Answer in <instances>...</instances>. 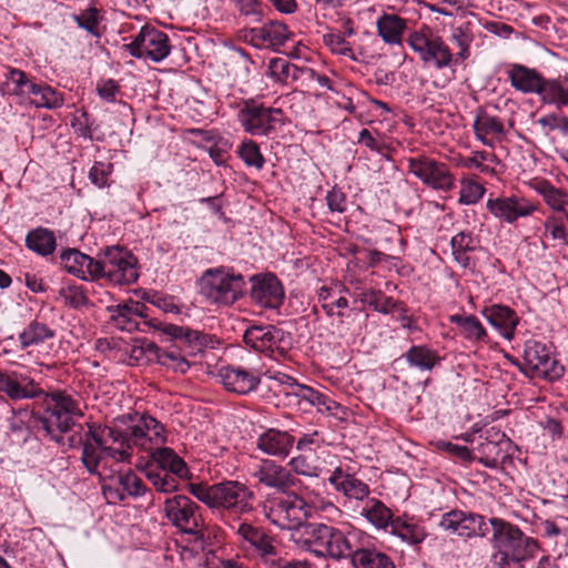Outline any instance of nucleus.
I'll return each mask as SVG.
<instances>
[{
    "label": "nucleus",
    "mask_w": 568,
    "mask_h": 568,
    "mask_svg": "<svg viewBox=\"0 0 568 568\" xmlns=\"http://www.w3.org/2000/svg\"><path fill=\"white\" fill-rule=\"evenodd\" d=\"M165 442L164 426L150 415L140 416L134 425L125 429L89 426L81 460L90 474H99L100 465L105 464L108 457L116 463H130L133 447L150 455Z\"/></svg>",
    "instance_id": "obj_1"
},
{
    "label": "nucleus",
    "mask_w": 568,
    "mask_h": 568,
    "mask_svg": "<svg viewBox=\"0 0 568 568\" xmlns=\"http://www.w3.org/2000/svg\"><path fill=\"white\" fill-rule=\"evenodd\" d=\"M488 521L493 529L490 538L491 566L494 568H525V562L532 559L539 550L538 540L527 536L517 525L503 518L491 517Z\"/></svg>",
    "instance_id": "obj_2"
},
{
    "label": "nucleus",
    "mask_w": 568,
    "mask_h": 568,
    "mask_svg": "<svg viewBox=\"0 0 568 568\" xmlns=\"http://www.w3.org/2000/svg\"><path fill=\"white\" fill-rule=\"evenodd\" d=\"M190 493L222 517L240 518L253 511L254 493L236 480L213 485L192 484Z\"/></svg>",
    "instance_id": "obj_3"
},
{
    "label": "nucleus",
    "mask_w": 568,
    "mask_h": 568,
    "mask_svg": "<svg viewBox=\"0 0 568 568\" xmlns=\"http://www.w3.org/2000/svg\"><path fill=\"white\" fill-rule=\"evenodd\" d=\"M47 405L44 415L39 418L40 429L44 436L58 444L63 443V434L70 432L75 418L83 415L77 395L67 390L44 393Z\"/></svg>",
    "instance_id": "obj_4"
},
{
    "label": "nucleus",
    "mask_w": 568,
    "mask_h": 568,
    "mask_svg": "<svg viewBox=\"0 0 568 568\" xmlns=\"http://www.w3.org/2000/svg\"><path fill=\"white\" fill-rule=\"evenodd\" d=\"M149 325L156 331L180 342L179 346L164 349L158 363L174 372L185 373L190 368L187 356L201 352L206 344L207 336L199 331L174 324L151 320Z\"/></svg>",
    "instance_id": "obj_5"
},
{
    "label": "nucleus",
    "mask_w": 568,
    "mask_h": 568,
    "mask_svg": "<svg viewBox=\"0 0 568 568\" xmlns=\"http://www.w3.org/2000/svg\"><path fill=\"white\" fill-rule=\"evenodd\" d=\"M312 508L303 496L293 490L267 496L263 503L265 517L283 530L298 529L312 516Z\"/></svg>",
    "instance_id": "obj_6"
},
{
    "label": "nucleus",
    "mask_w": 568,
    "mask_h": 568,
    "mask_svg": "<svg viewBox=\"0 0 568 568\" xmlns=\"http://www.w3.org/2000/svg\"><path fill=\"white\" fill-rule=\"evenodd\" d=\"M200 293L217 306H231L243 297L245 281L241 274L230 268L215 267L206 270L200 281Z\"/></svg>",
    "instance_id": "obj_7"
},
{
    "label": "nucleus",
    "mask_w": 568,
    "mask_h": 568,
    "mask_svg": "<svg viewBox=\"0 0 568 568\" xmlns=\"http://www.w3.org/2000/svg\"><path fill=\"white\" fill-rule=\"evenodd\" d=\"M310 545L313 551L320 556H328L333 559L351 558L356 548V535L325 525L315 524L310 534Z\"/></svg>",
    "instance_id": "obj_8"
},
{
    "label": "nucleus",
    "mask_w": 568,
    "mask_h": 568,
    "mask_svg": "<svg viewBox=\"0 0 568 568\" xmlns=\"http://www.w3.org/2000/svg\"><path fill=\"white\" fill-rule=\"evenodd\" d=\"M138 260L129 251L120 247H108L103 257L97 263V280L106 278L114 285H129L138 277Z\"/></svg>",
    "instance_id": "obj_9"
},
{
    "label": "nucleus",
    "mask_w": 568,
    "mask_h": 568,
    "mask_svg": "<svg viewBox=\"0 0 568 568\" xmlns=\"http://www.w3.org/2000/svg\"><path fill=\"white\" fill-rule=\"evenodd\" d=\"M509 79L517 91L538 94L546 103L568 104V77L546 80L541 73H509Z\"/></svg>",
    "instance_id": "obj_10"
},
{
    "label": "nucleus",
    "mask_w": 568,
    "mask_h": 568,
    "mask_svg": "<svg viewBox=\"0 0 568 568\" xmlns=\"http://www.w3.org/2000/svg\"><path fill=\"white\" fill-rule=\"evenodd\" d=\"M407 42L424 62L438 69L452 65L453 53L449 47L430 27L423 24L414 30Z\"/></svg>",
    "instance_id": "obj_11"
},
{
    "label": "nucleus",
    "mask_w": 568,
    "mask_h": 568,
    "mask_svg": "<svg viewBox=\"0 0 568 568\" xmlns=\"http://www.w3.org/2000/svg\"><path fill=\"white\" fill-rule=\"evenodd\" d=\"M524 364L518 359L511 362L526 375H539L545 378H558L562 374V367L551 356L550 345L537 341L528 339L524 344Z\"/></svg>",
    "instance_id": "obj_12"
},
{
    "label": "nucleus",
    "mask_w": 568,
    "mask_h": 568,
    "mask_svg": "<svg viewBox=\"0 0 568 568\" xmlns=\"http://www.w3.org/2000/svg\"><path fill=\"white\" fill-rule=\"evenodd\" d=\"M168 520L181 532L196 538L203 536L204 521L199 513V505L184 495H175L164 501L163 507Z\"/></svg>",
    "instance_id": "obj_13"
},
{
    "label": "nucleus",
    "mask_w": 568,
    "mask_h": 568,
    "mask_svg": "<svg viewBox=\"0 0 568 568\" xmlns=\"http://www.w3.org/2000/svg\"><path fill=\"white\" fill-rule=\"evenodd\" d=\"M538 192L544 201L555 211L544 221V237L561 241L568 245V213L564 212L566 204L565 194L552 186L549 182L542 181L538 185Z\"/></svg>",
    "instance_id": "obj_14"
},
{
    "label": "nucleus",
    "mask_w": 568,
    "mask_h": 568,
    "mask_svg": "<svg viewBox=\"0 0 568 568\" xmlns=\"http://www.w3.org/2000/svg\"><path fill=\"white\" fill-rule=\"evenodd\" d=\"M239 121L244 130L253 135H268L277 126L284 125L286 118L278 108L246 103L239 111Z\"/></svg>",
    "instance_id": "obj_15"
},
{
    "label": "nucleus",
    "mask_w": 568,
    "mask_h": 568,
    "mask_svg": "<svg viewBox=\"0 0 568 568\" xmlns=\"http://www.w3.org/2000/svg\"><path fill=\"white\" fill-rule=\"evenodd\" d=\"M407 164L409 173L424 184L442 191H449L454 187L455 179L447 164L426 155L409 158Z\"/></svg>",
    "instance_id": "obj_16"
},
{
    "label": "nucleus",
    "mask_w": 568,
    "mask_h": 568,
    "mask_svg": "<svg viewBox=\"0 0 568 568\" xmlns=\"http://www.w3.org/2000/svg\"><path fill=\"white\" fill-rule=\"evenodd\" d=\"M438 527L467 539L484 538L488 534V526L483 515L462 509H453L443 514Z\"/></svg>",
    "instance_id": "obj_17"
},
{
    "label": "nucleus",
    "mask_w": 568,
    "mask_h": 568,
    "mask_svg": "<svg viewBox=\"0 0 568 568\" xmlns=\"http://www.w3.org/2000/svg\"><path fill=\"white\" fill-rule=\"evenodd\" d=\"M132 55L160 62L170 53L169 37L161 30L144 26L129 44Z\"/></svg>",
    "instance_id": "obj_18"
},
{
    "label": "nucleus",
    "mask_w": 568,
    "mask_h": 568,
    "mask_svg": "<svg viewBox=\"0 0 568 568\" xmlns=\"http://www.w3.org/2000/svg\"><path fill=\"white\" fill-rule=\"evenodd\" d=\"M513 442L496 427L485 430L483 440L477 445L479 463L488 468H497L511 458Z\"/></svg>",
    "instance_id": "obj_19"
},
{
    "label": "nucleus",
    "mask_w": 568,
    "mask_h": 568,
    "mask_svg": "<svg viewBox=\"0 0 568 568\" xmlns=\"http://www.w3.org/2000/svg\"><path fill=\"white\" fill-rule=\"evenodd\" d=\"M110 459L112 458L108 457L105 464L100 465V473L98 475L110 478L122 491H119L118 488L113 490L111 487H108L109 493L114 494V498L120 501L124 500L125 494L132 497L142 496L146 489L142 479L130 468L122 469L121 463L113 460V464L109 465ZM104 493L106 494V488H104Z\"/></svg>",
    "instance_id": "obj_20"
},
{
    "label": "nucleus",
    "mask_w": 568,
    "mask_h": 568,
    "mask_svg": "<svg viewBox=\"0 0 568 568\" xmlns=\"http://www.w3.org/2000/svg\"><path fill=\"white\" fill-rule=\"evenodd\" d=\"M262 375L261 368H245L240 365L222 366L217 371V377L224 388L240 395L254 392L261 383Z\"/></svg>",
    "instance_id": "obj_21"
},
{
    "label": "nucleus",
    "mask_w": 568,
    "mask_h": 568,
    "mask_svg": "<svg viewBox=\"0 0 568 568\" xmlns=\"http://www.w3.org/2000/svg\"><path fill=\"white\" fill-rule=\"evenodd\" d=\"M0 393L17 402L40 397L44 390L27 374L0 369Z\"/></svg>",
    "instance_id": "obj_22"
},
{
    "label": "nucleus",
    "mask_w": 568,
    "mask_h": 568,
    "mask_svg": "<svg viewBox=\"0 0 568 568\" xmlns=\"http://www.w3.org/2000/svg\"><path fill=\"white\" fill-rule=\"evenodd\" d=\"M250 296L263 308H278L284 300V290L278 278L271 274L253 275L251 277Z\"/></svg>",
    "instance_id": "obj_23"
},
{
    "label": "nucleus",
    "mask_w": 568,
    "mask_h": 568,
    "mask_svg": "<svg viewBox=\"0 0 568 568\" xmlns=\"http://www.w3.org/2000/svg\"><path fill=\"white\" fill-rule=\"evenodd\" d=\"M252 477L258 484L280 493L290 490L297 481L290 469L272 459H262L252 471Z\"/></svg>",
    "instance_id": "obj_24"
},
{
    "label": "nucleus",
    "mask_w": 568,
    "mask_h": 568,
    "mask_svg": "<svg viewBox=\"0 0 568 568\" xmlns=\"http://www.w3.org/2000/svg\"><path fill=\"white\" fill-rule=\"evenodd\" d=\"M486 205L495 217L509 224L531 215L537 209L532 202L516 195L489 199Z\"/></svg>",
    "instance_id": "obj_25"
},
{
    "label": "nucleus",
    "mask_w": 568,
    "mask_h": 568,
    "mask_svg": "<svg viewBox=\"0 0 568 568\" xmlns=\"http://www.w3.org/2000/svg\"><path fill=\"white\" fill-rule=\"evenodd\" d=\"M237 534L247 541L257 552L263 564L271 568L278 560V550L275 546V539L263 528L247 523L240 524Z\"/></svg>",
    "instance_id": "obj_26"
},
{
    "label": "nucleus",
    "mask_w": 568,
    "mask_h": 568,
    "mask_svg": "<svg viewBox=\"0 0 568 568\" xmlns=\"http://www.w3.org/2000/svg\"><path fill=\"white\" fill-rule=\"evenodd\" d=\"M10 75L16 83L14 92L31 94V104L36 108L57 109L63 104L60 93L48 85L30 82L27 73H10Z\"/></svg>",
    "instance_id": "obj_27"
},
{
    "label": "nucleus",
    "mask_w": 568,
    "mask_h": 568,
    "mask_svg": "<svg viewBox=\"0 0 568 568\" xmlns=\"http://www.w3.org/2000/svg\"><path fill=\"white\" fill-rule=\"evenodd\" d=\"M290 37L287 27L280 21L270 20L262 27L244 31V40L256 48H277L283 45Z\"/></svg>",
    "instance_id": "obj_28"
},
{
    "label": "nucleus",
    "mask_w": 568,
    "mask_h": 568,
    "mask_svg": "<svg viewBox=\"0 0 568 568\" xmlns=\"http://www.w3.org/2000/svg\"><path fill=\"white\" fill-rule=\"evenodd\" d=\"M328 483L337 493L343 494L347 499L357 501L369 499V486L355 475L345 473L342 467H336L332 471L328 477Z\"/></svg>",
    "instance_id": "obj_29"
},
{
    "label": "nucleus",
    "mask_w": 568,
    "mask_h": 568,
    "mask_svg": "<svg viewBox=\"0 0 568 568\" xmlns=\"http://www.w3.org/2000/svg\"><path fill=\"white\" fill-rule=\"evenodd\" d=\"M294 442V436L290 433L276 428H268L257 437L256 446L266 455L286 458Z\"/></svg>",
    "instance_id": "obj_30"
},
{
    "label": "nucleus",
    "mask_w": 568,
    "mask_h": 568,
    "mask_svg": "<svg viewBox=\"0 0 568 568\" xmlns=\"http://www.w3.org/2000/svg\"><path fill=\"white\" fill-rule=\"evenodd\" d=\"M62 267L81 280H97L98 260L81 253L75 248L62 251L60 255Z\"/></svg>",
    "instance_id": "obj_31"
},
{
    "label": "nucleus",
    "mask_w": 568,
    "mask_h": 568,
    "mask_svg": "<svg viewBox=\"0 0 568 568\" xmlns=\"http://www.w3.org/2000/svg\"><path fill=\"white\" fill-rule=\"evenodd\" d=\"M473 128L475 136L488 146H493L495 141L500 140L505 134L503 121L483 109H478Z\"/></svg>",
    "instance_id": "obj_32"
},
{
    "label": "nucleus",
    "mask_w": 568,
    "mask_h": 568,
    "mask_svg": "<svg viewBox=\"0 0 568 568\" xmlns=\"http://www.w3.org/2000/svg\"><path fill=\"white\" fill-rule=\"evenodd\" d=\"M483 315L494 326L503 337L510 341L514 337L515 328L519 323V317L508 306L491 305L485 307Z\"/></svg>",
    "instance_id": "obj_33"
},
{
    "label": "nucleus",
    "mask_w": 568,
    "mask_h": 568,
    "mask_svg": "<svg viewBox=\"0 0 568 568\" xmlns=\"http://www.w3.org/2000/svg\"><path fill=\"white\" fill-rule=\"evenodd\" d=\"M150 458L148 464H152L158 469L175 474L179 478L187 476L189 469L185 462L172 448L162 445L150 454Z\"/></svg>",
    "instance_id": "obj_34"
},
{
    "label": "nucleus",
    "mask_w": 568,
    "mask_h": 568,
    "mask_svg": "<svg viewBox=\"0 0 568 568\" xmlns=\"http://www.w3.org/2000/svg\"><path fill=\"white\" fill-rule=\"evenodd\" d=\"M139 302L130 300L126 303H120L114 305H108L106 311L111 314L110 321L113 325L125 332L136 331L139 323L134 316L139 312Z\"/></svg>",
    "instance_id": "obj_35"
},
{
    "label": "nucleus",
    "mask_w": 568,
    "mask_h": 568,
    "mask_svg": "<svg viewBox=\"0 0 568 568\" xmlns=\"http://www.w3.org/2000/svg\"><path fill=\"white\" fill-rule=\"evenodd\" d=\"M377 32L384 42L400 44L404 31L407 28L406 20L397 14L383 13L376 21Z\"/></svg>",
    "instance_id": "obj_36"
},
{
    "label": "nucleus",
    "mask_w": 568,
    "mask_h": 568,
    "mask_svg": "<svg viewBox=\"0 0 568 568\" xmlns=\"http://www.w3.org/2000/svg\"><path fill=\"white\" fill-rule=\"evenodd\" d=\"M351 559L354 568H395L390 557L375 548L356 546Z\"/></svg>",
    "instance_id": "obj_37"
},
{
    "label": "nucleus",
    "mask_w": 568,
    "mask_h": 568,
    "mask_svg": "<svg viewBox=\"0 0 568 568\" xmlns=\"http://www.w3.org/2000/svg\"><path fill=\"white\" fill-rule=\"evenodd\" d=\"M403 357L410 367L417 368L422 372L433 371L442 361L438 352L426 345L412 346Z\"/></svg>",
    "instance_id": "obj_38"
},
{
    "label": "nucleus",
    "mask_w": 568,
    "mask_h": 568,
    "mask_svg": "<svg viewBox=\"0 0 568 568\" xmlns=\"http://www.w3.org/2000/svg\"><path fill=\"white\" fill-rule=\"evenodd\" d=\"M26 246L40 256L51 255L57 247L54 232L42 226L31 230L26 236Z\"/></svg>",
    "instance_id": "obj_39"
},
{
    "label": "nucleus",
    "mask_w": 568,
    "mask_h": 568,
    "mask_svg": "<svg viewBox=\"0 0 568 568\" xmlns=\"http://www.w3.org/2000/svg\"><path fill=\"white\" fill-rule=\"evenodd\" d=\"M55 336V331L38 318L32 320L19 334V343L22 349L39 345Z\"/></svg>",
    "instance_id": "obj_40"
},
{
    "label": "nucleus",
    "mask_w": 568,
    "mask_h": 568,
    "mask_svg": "<svg viewBox=\"0 0 568 568\" xmlns=\"http://www.w3.org/2000/svg\"><path fill=\"white\" fill-rule=\"evenodd\" d=\"M362 515L377 529L393 527L395 520L392 510L379 499L371 498L362 509Z\"/></svg>",
    "instance_id": "obj_41"
},
{
    "label": "nucleus",
    "mask_w": 568,
    "mask_h": 568,
    "mask_svg": "<svg viewBox=\"0 0 568 568\" xmlns=\"http://www.w3.org/2000/svg\"><path fill=\"white\" fill-rule=\"evenodd\" d=\"M449 320L450 323L458 326L464 338L478 343L487 342L488 335L486 329L476 316L454 314Z\"/></svg>",
    "instance_id": "obj_42"
},
{
    "label": "nucleus",
    "mask_w": 568,
    "mask_h": 568,
    "mask_svg": "<svg viewBox=\"0 0 568 568\" xmlns=\"http://www.w3.org/2000/svg\"><path fill=\"white\" fill-rule=\"evenodd\" d=\"M476 240L469 232H459L450 240V248L454 260L464 268L470 266L469 252L476 250Z\"/></svg>",
    "instance_id": "obj_43"
},
{
    "label": "nucleus",
    "mask_w": 568,
    "mask_h": 568,
    "mask_svg": "<svg viewBox=\"0 0 568 568\" xmlns=\"http://www.w3.org/2000/svg\"><path fill=\"white\" fill-rule=\"evenodd\" d=\"M473 40L474 37L469 31L468 26H460L452 30L450 41L453 45L458 49V51L453 54V61L450 62L452 65L458 67L463 61L469 58V47Z\"/></svg>",
    "instance_id": "obj_44"
},
{
    "label": "nucleus",
    "mask_w": 568,
    "mask_h": 568,
    "mask_svg": "<svg viewBox=\"0 0 568 568\" xmlns=\"http://www.w3.org/2000/svg\"><path fill=\"white\" fill-rule=\"evenodd\" d=\"M392 532L410 545L420 544L426 537L423 526L398 517L393 523Z\"/></svg>",
    "instance_id": "obj_45"
},
{
    "label": "nucleus",
    "mask_w": 568,
    "mask_h": 568,
    "mask_svg": "<svg viewBox=\"0 0 568 568\" xmlns=\"http://www.w3.org/2000/svg\"><path fill=\"white\" fill-rule=\"evenodd\" d=\"M270 328L271 325H253L247 327L243 335L245 345L256 352L264 353L270 337L274 338V334H271Z\"/></svg>",
    "instance_id": "obj_46"
},
{
    "label": "nucleus",
    "mask_w": 568,
    "mask_h": 568,
    "mask_svg": "<svg viewBox=\"0 0 568 568\" xmlns=\"http://www.w3.org/2000/svg\"><path fill=\"white\" fill-rule=\"evenodd\" d=\"M271 334H274V338L270 337V342L266 345L264 354L273 358H286L291 348V337L283 329L271 325Z\"/></svg>",
    "instance_id": "obj_47"
},
{
    "label": "nucleus",
    "mask_w": 568,
    "mask_h": 568,
    "mask_svg": "<svg viewBox=\"0 0 568 568\" xmlns=\"http://www.w3.org/2000/svg\"><path fill=\"white\" fill-rule=\"evenodd\" d=\"M361 300L363 303H366L368 306L383 314H390L399 306V303L393 297L386 296L381 291L369 290L363 292Z\"/></svg>",
    "instance_id": "obj_48"
},
{
    "label": "nucleus",
    "mask_w": 568,
    "mask_h": 568,
    "mask_svg": "<svg viewBox=\"0 0 568 568\" xmlns=\"http://www.w3.org/2000/svg\"><path fill=\"white\" fill-rule=\"evenodd\" d=\"M145 476L155 489L161 493L174 491L179 485L174 477L175 474L154 468L152 464L146 465Z\"/></svg>",
    "instance_id": "obj_49"
},
{
    "label": "nucleus",
    "mask_w": 568,
    "mask_h": 568,
    "mask_svg": "<svg viewBox=\"0 0 568 568\" xmlns=\"http://www.w3.org/2000/svg\"><path fill=\"white\" fill-rule=\"evenodd\" d=\"M240 158L248 166L262 169L264 165V158L260 151L258 145L253 141L243 142L239 150Z\"/></svg>",
    "instance_id": "obj_50"
},
{
    "label": "nucleus",
    "mask_w": 568,
    "mask_h": 568,
    "mask_svg": "<svg viewBox=\"0 0 568 568\" xmlns=\"http://www.w3.org/2000/svg\"><path fill=\"white\" fill-rule=\"evenodd\" d=\"M484 192L485 187L481 184L471 180H465L462 182L459 202L466 205L475 204L481 199Z\"/></svg>",
    "instance_id": "obj_51"
},
{
    "label": "nucleus",
    "mask_w": 568,
    "mask_h": 568,
    "mask_svg": "<svg viewBox=\"0 0 568 568\" xmlns=\"http://www.w3.org/2000/svg\"><path fill=\"white\" fill-rule=\"evenodd\" d=\"M64 304L72 308H80L89 304L84 290L81 286H68L60 291Z\"/></svg>",
    "instance_id": "obj_52"
},
{
    "label": "nucleus",
    "mask_w": 568,
    "mask_h": 568,
    "mask_svg": "<svg viewBox=\"0 0 568 568\" xmlns=\"http://www.w3.org/2000/svg\"><path fill=\"white\" fill-rule=\"evenodd\" d=\"M240 13L251 19L253 22H260L263 17V7L257 0H231Z\"/></svg>",
    "instance_id": "obj_53"
},
{
    "label": "nucleus",
    "mask_w": 568,
    "mask_h": 568,
    "mask_svg": "<svg viewBox=\"0 0 568 568\" xmlns=\"http://www.w3.org/2000/svg\"><path fill=\"white\" fill-rule=\"evenodd\" d=\"M291 471L293 470L297 475L306 476V477H317L320 476L321 469L312 464L307 457L303 455H298L293 457L290 463Z\"/></svg>",
    "instance_id": "obj_54"
},
{
    "label": "nucleus",
    "mask_w": 568,
    "mask_h": 568,
    "mask_svg": "<svg viewBox=\"0 0 568 568\" xmlns=\"http://www.w3.org/2000/svg\"><path fill=\"white\" fill-rule=\"evenodd\" d=\"M323 41L333 53L353 58L352 49L343 36L337 33H327L323 36Z\"/></svg>",
    "instance_id": "obj_55"
},
{
    "label": "nucleus",
    "mask_w": 568,
    "mask_h": 568,
    "mask_svg": "<svg viewBox=\"0 0 568 568\" xmlns=\"http://www.w3.org/2000/svg\"><path fill=\"white\" fill-rule=\"evenodd\" d=\"M111 172V163L95 162L89 172V178L94 185L103 187L108 184Z\"/></svg>",
    "instance_id": "obj_56"
},
{
    "label": "nucleus",
    "mask_w": 568,
    "mask_h": 568,
    "mask_svg": "<svg viewBox=\"0 0 568 568\" xmlns=\"http://www.w3.org/2000/svg\"><path fill=\"white\" fill-rule=\"evenodd\" d=\"M97 92L102 100L114 102L120 93V85L112 79H101L97 83Z\"/></svg>",
    "instance_id": "obj_57"
},
{
    "label": "nucleus",
    "mask_w": 568,
    "mask_h": 568,
    "mask_svg": "<svg viewBox=\"0 0 568 568\" xmlns=\"http://www.w3.org/2000/svg\"><path fill=\"white\" fill-rule=\"evenodd\" d=\"M326 202L331 212L344 213L346 211V196L339 189L333 187L328 191Z\"/></svg>",
    "instance_id": "obj_58"
},
{
    "label": "nucleus",
    "mask_w": 568,
    "mask_h": 568,
    "mask_svg": "<svg viewBox=\"0 0 568 568\" xmlns=\"http://www.w3.org/2000/svg\"><path fill=\"white\" fill-rule=\"evenodd\" d=\"M320 413H326L331 416H337L339 410H343V407L328 397L327 395L320 393L318 399L315 400L314 405Z\"/></svg>",
    "instance_id": "obj_59"
},
{
    "label": "nucleus",
    "mask_w": 568,
    "mask_h": 568,
    "mask_svg": "<svg viewBox=\"0 0 568 568\" xmlns=\"http://www.w3.org/2000/svg\"><path fill=\"white\" fill-rule=\"evenodd\" d=\"M78 22L81 28L88 30L91 34H99L97 9H90L82 13L81 17L78 19Z\"/></svg>",
    "instance_id": "obj_60"
},
{
    "label": "nucleus",
    "mask_w": 568,
    "mask_h": 568,
    "mask_svg": "<svg viewBox=\"0 0 568 568\" xmlns=\"http://www.w3.org/2000/svg\"><path fill=\"white\" fill-rule=\"evenodd\" d=\"M358 143L365 145L372 151H375L377 153H383L385 145L382 141L375 139L371 131L367 129H363L358 134Z\"/></svg>",
    "instance_id": "obj_61"
},
{
    "label": "nucleus",
    "mask_w": 568,
    "mask_h": 568,
    "mask_svg": "<svg viewBox=\"0 0 568 568\" xmlns=\"http://www.w3.org/2000/svg\"><path fill=\"white\" fill-rule=\"evenodd\" d=\"M445 448L452 456L463 462L470 463L476 459V456H474L470 449L466 446L446 443Z\"/></svg>",
    "instance_id": "obj_62"
},
{
    "label": "nucleus",
    "mask_w": 568,
    "mask_h": 568,
    "mask_svg": "<svg viewBox=\"0 0 568 568\" xmlns=\"http://www.w3.org/2000/svg\"><path fill=\"white\" fill-rule=\"evenodd\" d=\"M292 394L302 400L314 405L315 400L318 399L320 392L302 384H295V388L292 389Z\"/></svg>",
    "instance_id": "obj_63"
},
{
    "label": "nucleus",
    "mask_w": 568,
    "mask_h": 568,
    "mask_svg": "<svg viewBox=\"0 0 568 568\" xmlns=\"http://www.w3.org/2000/svg\"><path fill=\"white\" fill-rule=\"evenodd\" d=\"M24 284L33 293H42L48 288L44 281L34 273L24 274Z\"/></svg>",
    "instance_id": "obj_64"
}]
</instances>
